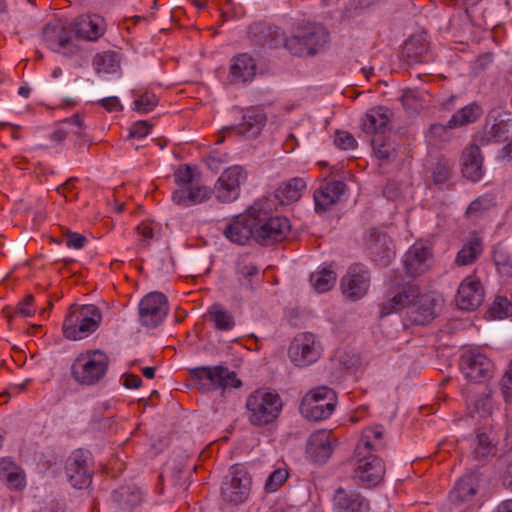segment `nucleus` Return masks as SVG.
<instances>
[{"label": "nucleus", "instance_id": "f257e3e1", "mask_svg": "<svg viewBox=\"0 0 512 512\" xmlns=\"http://www.w3.org/2000/svg\"><path fill=\"white\" fill-rule=\"evenodd\" d=\"M245 407L249 423L262 427L274 422L279 417L283 402L275 391L258 389L247 397Z\"/></svg>", "mask_w": 512, "mask_h": 512}, {"label": "nucleus", "instance_id": "f03ea898", "mask_svg": "<svg viewBox=\"0 0 512 512\" xmlns=\"http://www.w3.org/2000/svg\"><path fill=\"white\" fill-rule=\"evenodd\" d=\"M328 38V31L322 25L307 23L297 27L292 35L285 39L284 46L295 56H314L324 49Z\"/></svg>", "mask_w": 512, "mask_h": 512}, {"label": "nucleus", "instance_id": "7ed1b4c3", "mask_svg": "<svg viewBox=\"0 0 512 512\" xmlns=\"http://www.w3.org/2000/svg\"><path fill=\"white\" fill-rule=\"evenodd\" d=\"M101 319V312L95 305H73L63 322V334L69 340L84 339L96 331Z\"/></svg>", "mask_w": 512, "mask_h": 512}, {"label": "nucleus", "instance_id": "20e7f679", "mask_svg": "<svg viewBox=\"0 0 512 512\" xmlns=\"http://www.w3.org/2000/svg\"><path fill=\"white\" fill-rule=\"evenodd\" d=\"M109 357L100 350L80 354L73 362L71 373L74 380L86 386L99 383L106 375Z\"/></svg>", "mask_w": 512, "mask_h": 512}, {"label": "nucleus", "instance_id": "39448f33", "mask_svg": "<svg viewBox=\"0 0 512 512\" xmlns=\"http://www.w3.org/2000/svg\"><path fill=\"white\" fill-rule=\"evenodd\" d=\"M336 404L337 395L334 390L320 386L305 394L300 404V412L308 420L321 421L333 414Z\"/></svg>", "mask_w": 512, "mask_h": 512}, {"label": "nucleus", "instance_id": "423d86ee", "mask_svg": "<svg viewBox=\"0 0 512 512\" xmlns=\"http://www.w3.org/2000/svg\"><path fill=\"white\" fill-rule=\"evenodd\" d=\"M252 478L243 464H235L229 469L221 486L222 500L230 505L245 503L251 492Z\"/></svg>", "mask_w": 512, "mask_h": 512}, {"label": "nucleus", "instance_id": "0eeeda50", "mask_svg": "<svg viewBox=\"0 0 512 512\" xmlns=\"http://www.w3.org/2000/svg\"><path fill=\"white\" fill-rule=\"evenodd\" d=\"M191 375L200 390L208 392L216 389L239 388L242 385L234 371L225 366H202L191 370Z\"/></svg>", "mask_w": 512, "mask_h": 512}, {"label": "nucleus", "instance_id": "6e6552de", "mask_svg": "<svg viewBox=\"0 0 512 512\" xmlns=\"http://www.w3.org/2000/svg\"><path fill=\"white\" fill-rule=\"evenodd\" d=\"M322 354V345L316 335L310 332L298 333L288 348V357L297 367L315 363Z\"/></svg>", "mask_w": 512, "mask_h": 512}, {"label": "nucleus", "instance_id": "1a4fd4ad", "mask_svg": "<svg viewBox=\"0 0 512 512\" xmlns=\"http://www.w3.org/2000/svg\"><path fill=\"white\" fill-rule=\"evenodd\" d=\"M259 211L260 203H255L246 213L232 218L223 229L225 238L237 245H245L252 238L255 240V227H257L255 213Z\"/></svg>", "mask_w": 512, "mask_h": 512}, {"label": "nucleus", "instance_id": "9d476101", "mask_svg": "<svg viewBox=\"0 0 512 512\" xmlns=\"http://www.w3.org/2000/svg\"><path fill=\"white\" fill-rule=\"evenodd\" d=\"M257 227H255V241L263 246L272 245L284 240L290 231V223L286 217H270L260 211L255 213Z\"/></svg>", "mask_w": 512, "mask_h": 512}, {"label": "nucleus", "instance_id": "9b49d317", "mask_svg": "<svg viewBox=\"0 0 512 512\" xmlns=\"http://www.w3.org/2000/svg\"><path fill=\"white\" fill-rule=\"evenodd\" d=\"M247 180V174L239 165L224 170L217 179L213 193L221 203H231L238 199L241 185Z\"/></svg>", "mask_w": 512, "mask_h": 512}, {"label": "nucleus", "instance_id": "f8f14e48", "mask_svg": "<svg viewBox=\"0 0 512 512\" xmlns=\"http://www.w3.org/2000/svg\"><path fill=\"white\" fill-rule=\"evenodd\" d=\"M138 310L141 324L155 328L164 321L169 312L168 300L161 292H151L141 299Z\"/></svg>", "mask_w": 512, "mask_h": 512}, {"label": "nucleus", "instance_id": "ddd939ff", "mask_svg": "<svg viewBox=\"0 0 512 512\" xmlns=\"http://www.w3.org/2000/svg\"><path fill=\"white\" fill-rule=\"evenodd\" d=\"M370 279L367 267L362 264L351 265L340 281L343 296L353 302L360 300L368 293Z\"/></svg>", "mask_w": 512, "mask_h": 512}, {"label": "nucleus", "instance_id": "4468645a", "mask_svg": "<svg viewBox=\"0 0 512 512\" xmlns=\"http://www.w3.org/2000/svg\"><path fill=\"white\" fill-rule=\"evenodd\" d=\"M65 473L74 488H87L92 481L89 453L81 449L75 450L66 461Z\"/></svg>", "mask_w": 512, "mask_h": 512}, {"label": "nucleus", "instance_id": "2eb2a0df", "mask_svg": "<svg viewBox=\"0 0 512 512\" xmlns=\"http://www.w3.org/2000/svg\"><path fill=\"white\" fill-rule=\"evenodd\" d=\"M386 472L383 460L375 455L357 457L354 480L365 488L379 485Z\"/></svg>", "mask_w": 512, "mask_h": 512}, {"label": "nucleus", "instance_id": "dca6fc26", "mask_svg": "<svg viewBox=\"0 0 512 512\" xmlns=\"http://www.w3.org/2000/svg\"><path fill=\"white\" fill-rule=\"evenodd\" d=\"M460 370L465 378L473 382H482L491 377L492 361L478 350H468L461 355Z\"/></svg>", "mask_w": 512, "mask_h": 512}, {"label": "nucleus", "instance_id": "f3484780", "mask_svg": "<svg viewBox=\"0 0 512 512\" xmlns=\"http://www.w3.org/2000/svg\"><path fill=\"white\" fill-rule=\"evenodd\" d=\"M42 38L50 50L64 56H73L80 50L73 40L71 31L60 24L46 25L43 29Z\"/></svg>", "mask_w": 512, "mask_h": 512}, {"label": "nucleus", "instance_id": "a211bd4d", "mask_svg": "<svg viewBox=\"0 0 512 512\" xmlns=\"http://www.w3.org/2000/svg\"><path fill=\"white\" fill-rule=\"evenodd\" d=\"M433 257L432 248L425 242H415L404 255L406 273L412 277L425 273L431 265Z\"/></svg>", "mask_w": 512, "mask_h": 512}, {"label": "nucleus", "instance_id": "6ab92c4d", "mask_svg": "<svg viewBox=\"0 0 512 512\" xmlns=\"http://www.w3.org/2000/svg\"><path fill=\"white\" fill-rule=\"evenodd\" d=\"M484 300V290L478 279L473 276L466 277L459 285L455 302L466 311L477 309Z\"/></svg>", "mask_w": 512, "mask_h": 512}, {"label": "nucleus", "instance_id": "aec40b11", "mask_svg": "<svg viewBox=\"0 0 512 512\" xmlns=\"http://www.w3.org/2000/svg\"><path fill=\"white\" fill-rule=\"evenodd\" d=\"M267 122V116L260 107H249L243 111L242 121L234 127H225L224 131L235 130L247 139L257 138Z\"/></svg>", "mask_w": 512, "mask_h": 512}, {"label": "nucleus", "instance_id": "412c9836", "mask_svg": "<svg viewBox=\"0 0 512 512\" xmlns=\"http://www.w3.org/2000/svg\"><path fill=\"white\" fill-rule=\"evenodd\" d=\"M333 443L334 439L330 431H316L308 440L307 455L316 463H325L332 455Z\"/></svg>", "mask_w": 512, "mask_h": 512}, {"label": "nucleus", "instance_id": "4be33fe9", "mask_svg": "<svg viewBox=\"0 0 512 512\" xmlns=\"http://www.w3.org/2000/svg\"><path fill=\"white\" fill-rule=\"evenodd\" d=\"M76 34L88 41H96L106 31V22L98 14H86L77 17L73 22Z\"/></svg>", "mask_w": 512, "mask_h": 512}, {"label": "nucleus", "instance_id": "5701e85b", "mask_svg": "<svg viewBox=\"0 0 512 512\" xmlns=\"http://www.w3.org/2000/svg\"><path fill=\"white\" fill-rule=\"evenodd\" d=\"M333 504L337 512H369V501L356 491H347L338 488L333 497Z\"/></svg>", "mask_w": 512, "mask_h": 512}, {"label": "nucleus", "instance_id": "b1692460", "mask_svg": "<svg viewBox=\"0 0 512 512\" xmlns=\"http://www.w3.org/2000/svg\"><path fill=\"white\" fill-rule=\"evenodd\" d=\"M346 185L341 181H331L322 184L314 192L316 211H326L340 199Z\"/></svg>", "mask_w": 512, "mask_h": 512}, {"label": "nucleus", "instance_id": "393cba45", "mask_svg": "<svg viewBox=\"0 0 512 512\" xmlns=\"http://www.w3.org/2000/svg\"><path fill=\"white\" fill-rule=\"evenodd\" d=\"M211 196V190L198 183L182 189H176L172 194V200L175 204L190 207L207 201Z\"/></svg>", "mask_w": 512, "mask_h": 512}, {"label": "nucleus", "instance_id": "a878e982", "mask_svg": "<svg viewBox=\"0 0 512 512\" xmlns=\"http://www.w3.org/2000/svg\"><path fill=\"white\" fill-rule=\"evenodd\" d=\"M411 318L417 325H425L434 319L436 315L435 306L436 300L430 294L417 295L410 304Z\"/></svg>", "mask_w": 512, "mask_h": 512}, {"label": "nucleus", "instance_id": "bb28decb", "mask_svg": "<svg viewBox=\"0 0 512 512\" xmlns=\"http://www.w3.org/2000/svg\"><path fill=\"white\" fill-rule=\"evenodd\" d=\"M390 122L389 109L378 106L367 111L362 119V130L366 134L383 136Z\"/></svg>", "mask_w": 512, "mask_h": 512}, {"label": "nucleus", "instance_id": "cd10ccee", "mask_svg": "<svg viewBox=\"0 0 512 512\" xmlns=\"http://www.w3.org/2000/svg\"><path fill=\"white\" fill-rule=\"evenodd\" d=\"M462 173L472 182L482 179L484 175L483 158L477 145H471L463 152Z\"/></svg>", "mask_w": 512, "mask_h": 512}, {"label": "nucleus", "instance_id": "c85d7f7f", "mask_svg": "<svg viewBox=\"0 0 512 512\" xmlns=\"http://www.w3.org/2000/svg\"><path fill=\"white\" fill-rule=\"evenodd\" d=\"M383 427L376 425L363 430L359 443L356 446V457L373 455L372 451L382 445Z\"/></svg>", "mask_w": 512, "mask_h": 512}, {"label": "nucleus", "instance_id": "c756f323", "mask_svg": "<svg viewBox=\"0 0 512 512\" xmlns=\"http://www.w3.org/2000/svg\"><path fill=\"white\" fill-rule=\"evenodd\" d=\"M255 68V63L248 54L243 53L234 57L230 65L231 81L235 83L250 81L255 74Z\"/></svg>", "mask_w": 512, "mask_h": 512}, {"label": "nucleus", "instance_id": "7c9ffc66", "mask_svg": "<svg viewBox=\"0 0 512 512\" xmlns=\"http://www.w3.org/2000/svg\"><path fill=\"white\" fill-rule=\"evenodd\" d=\"M305 189L304 179L295 177L279 185L275 191V197L281 204L289 205L298 201Z\"/></svg>", "mask_w": 512, "mask_h": 512}, {"label": "nucleus", "instance_id": "2f4dec72", "mask_svg": "<svg viewBox=\"0 0 512 512\" xmlns=\"http://www.w3.org/2000/svg\"><path fill=\"white\" fill-rule=\"evenodd\" d=\"M417 295V287L407 286L401 292L395 294L381 304V317L388 316L400 309L410 306Z\"/></svg>", "mask_w": 512, "mask_h": 512}, {"label": "nucleus", "instance_id": "473e14b6", "mask_svg": "<svg viewBox=\"0 0 512 512\" xmlns=\"http://www.w3.org/2000/svg\"><path fill=\"white\" fill-rule=\"evenodd\" d=\"M512 132V122L500 120L492 125H486L484 131L478 136L481 145L500 143L506 141Z\"/></svg>", "mask_w": 512, "mask_h": 512}, {"label": "nucleus", "instance_id": "72a5a7b5", "mask_svg": "<svg viewBox=\"0 0 512 512\" xmlns=\"http://www.w3.org/2000/svg\"><path fill=\"white\" fill-rule=\"evenodd\" d=\"M2 478L11 490L21 491L26 487L24 470L8 458H2Z\"/></svg>", "mask_w": 512, "mask_h": 512}, {"label": "nucleus", "instance_id": "f704fd0d", "mask_svg": "<svg viewBox=\"0 0 512 512\" xmlns=\"http://www.w3.org/2000/svg\"><path fill=\"white\" fill-rule=\"evenodd\" d=\"M83 132L84 128L81 118L78 115H74L63 121L62 124L51 133L50 138L56 143H61L70 137L81 139L83 137Z\"/></svg>", "mask_w": 512, "mask_h": 512}, {"label": "nucleus", "instance_id": "c9c22d12", "mask_svg": "<svg viewBox=\"0 0 512 512\" xmlns=\"http://www.w3.org/2000/svg\"><path fill=\"white\" fill-rule=\"evenodd\" d=\"M483 251L481 239L473 237L468 239L457 253L455 263L458 266L470 265L477 260Z\"/></svg>", "mask_w": 512, "mask_h": 512}, {"label": "nucleus", "instance_id": "e433bc0d", "mask_svg": "<svg viewBox=\"0 0 512 512\" xmlns=\"http://www.w3.org/2000/svg\"><path fill=\"white\" fill-rule=\"evenodd\" d=\"M482 114V109L476 103H470L455 112L448 122L450 129L475 122Z\"/></svg>", "mask_w": 512, "mask_h": 512}, {"label": "nucleus", "instance_id": "4c0bfd02", "mask_svg": "<svg viewBox=\"0 0 512 512\" xmlns=\"http://www.w3.org/2000/svg\"><path fill=\"white\" fill-rule=\"evenodd\" d=\"M337 275L331 266L313 272L310 275V283L318 293H324L333 288Z\"/></svg>", "mask_w": 512, "mask_h": 512}, {"label": "nucleus", "instance_id": "58836bf2", "mask_svg": "<svg viewBox=\"0 0 512 512\" xmlns=\"http://www.w3.org/2000/svg\"><path fill=\"white\" fill-rule=\"evenodd\" d=\"M428 45L422 38H410L403 47V56L409 63H421L426 60Z\"/></svg>", "mask_w": 512, "mask_h": 512}, {"label": "nucleus", "instance_id": "ea45409f", "mask_svg": "<svg viewBox=\"0 0 512 512\" xmlns=\"http://www.w3.org/2000/svg\"><path fill=\"white\" fill-rule=\"evenodd\" d=\"M259 269L246 256L240 257L236 264V274L241 286L254 288V278L258 276Z\"/></svg>", "mask_w": 512, "mask_h": 512}, {"label": "nucleus", "instance_id": "a19ab883", "mask_svg": "<svg viewBox=\"0 0 512 512\" xmlns=\"http://www.w3.org/2000/svg\"><path fill=\"white\" fill-rule=\"evenodd\" d=\"M476 493L474 479L472 476H464L460 478L453 490L450 492V500L454 503H462L469 500Z\"/></svg>", "mask_w": 512, "mask_h": 512}, {"label": "nucleus", "instance_id": "79ce46f5", "mask_svg": "<svg viewBox=\"0 0 512 512\" xmlns=\"http://www.w3.org/2000/svg\"><path fill=\"white\" fill-rule=\"evenodd\" d=\"M208 316L217 330L228 331L235 326L234 317L221 305H212L208 310Z\"/></svg>", "mask_w": 512, "mask_h": 512}, {"label": "nucleus", "instance_id": "37998d69", "mask_svg": "<svg viewBox=\"0 0 512 512\" xmlns=\"http://www.w3.org/2000/svg\"><path fill=\"white\" fill-rule=\"evenodd\" d=\"M120 65V57L116 52L105 51L93 58V66L97 73H114Z\"/></svg>", "mask_w": 512, "mask_h": 512}, {"label": "nucleus", "instance_id": "c03bdc74", "mask_svg": "<svg viewBox=\"0 0 512 512\" xmlns=\"http://www.w3.org/2000/svg\"><path fill=\"white\" fill-rule=\"evenodd\" d=\"M134 96V109L140 113H149L151 112L158 104L157 96L146 90V89H138L133 91Z\"/></svg>", "mask_w": 512, "mask_h": 512}, {"label": "nucleus", "instance_id": "a18cd8bd", "mask_svg": "<svg viewBox=\"0 0 512 512\" xmlns=\"http://www.w3.org/2000/svg\"><path fill=\"white\" fill-rule=\"evenodd\" d=\"M371 145L375 157L381 161H390L396 157L394 144L384 136H374Z\"/></svg>", "mask_w": 512, "mask_h": 512}, {"label": "nucleus", "instance_id": "49530a36", "mask_svg": "<svg viewBox=\"0 0 512 512\" xmlns=\"http://www.w3.org/2000/svg\"><path fill=\"white\" fill-rule=\"evenodd\" d=\"M493 261L501 275L512 277V257L502 244H497L494 247Z\"/></svg>", "mask_w": 512, "mask_h": 512}, {"label": "nucleus", "instance_id": "de8ad7c7", "mask_svg": "<svg viewBox=\"0 0 512 512\" xmlns=\"http://www.w3.org/2000/svg\"><path fill=\"white\" fill-rule=\"evenodd\" d=\"M174 181L178 186L177 189L190 187L200 181V174L191 166H180L174 173Z\"/></svg>", "mask_w": 512, "mask_h": 512}, {"label": "nucleus", "instance_id": "09e8293b", "mask_svg": "<svg viewBox=\"0 0 512 512\" xmlns=\"http://www.w3.org/2000/svg\"><path fill=\"white\" fill-rule=\"evenodd\" d=\"M114 500L122 508L132 507L137 505L141 500L139 491L132 490L129 487H121L113 493Z\"/></svg>", "mask_w": 512, "mask_h": 512}, {"label": "nucleus", "instance_id": "8fccbe9b", "mask_svg": "<svg viewBox=\"0 0 512 512\" xmlns=\"http://www.w3.org/2000/svg\"><path fill=\"white\" fill-rule=\"evenodd\" d=\"M494 446L486 433H479L473 441V453L476 458H486L493 454Z\"/></svg>", "mask_w": 512, "mask_h": 512}, {"label": "nucleus", "instance_id": "3c124183", "mask_svg": "<svg viewBox=\"0 0 512 512\" xmlns=\"http://www.w3.org/2000/svg\"><path fill=\"white\" fill-rule=\"evenodd\" d=\"M34 297L32 295H27L22 302H19L17 308L14 311V314L8 307H4L2 309V313L5 317L10 321L14 315L20 314L23 317H29L35 312V308L33 305Z\"/></svg>", "mask_w": 512, "mask_h": 512}, {"label": "nucleus", "instance_id": "603ef678", "mask_svg": "<svg viewBox=\"0 0 512 512\" xmlns=\"http://www.w3.org/2000/svg\"><path fill=\"white\" fill-rule=\"evenodd\" d=\"M490 313L498 319L508 317L512 315V302L506 297L497 296L490 307Z\"/></svg>", "mask_w": 512, "mask_h": 512}, {"label": "nucleus", "instance_id": "864d4df0", "mask_svg": "<svg viewBox=\"0 0 512 512\" xmlns=\"http://www.w3.org/2000/svg\"><path fill=\"white\" fill-rule=\"evenodd\" d=\"M288 471L286 469H276L274 470L266 480L265 490L266 492H275L277 491L288 479Z\"/></svg>", "mask_w": 512, "mask_h": 512}, {"label": "nucleus", "instance_id": "5fc2aeb1", "mask_svg": "<svg viewBox=\"0 0 512 512\" xmlns=\"http://www.w3.org/2000/svg\"><path fill=\"white\" fill-rule=\"evenodd\" d=\"M335 145L342 150H351L357 146L354 136L346 131H337L334 139Z\"/></svg>", "mask_w": 512, "mask_h": 512}, {"label": "nucleus", "instance_id": "6e6d98bb", "mask_svg": "<svg viewBox=\"0 0 512 512\" xmlns=\"http://www.w3.org/2000/svg\"><path fill=\"white\" fill-rule=\"evenodd\" d=\"M136 232L139 236V242L142 246L150 245L151 240L154 238V230L150 223L142 222L136 227Z\"/></svg>", "mask_w": 512, "mask_h": 512}, {"label": "nucleus", "instance_id": "4d7b16f0", "mask_svg": "<svg viewBox=\"0 0 512 512\" xmlns=\"http://www.w3.org/2000/svg\"><path fill=\"white\" fill-rule=\"evenodd\" d=\"M448 129H450L449 126H444L442 124H432L426 137L429 142L433 141L434 144H437V138H439L441 141H446L448 138Z\"/></svg>", "mask_w": 512, "mask_h": 512}, {"label": "nucleus", "instance_id": "13d9d810", "mask_svg": "<svg viewBox=\"0 0 512 512\" xmlns=\"http://www.w3.org/2000/svg\"><path fill=\"white\" fill-rule=\"evenodd\" d=\"M228 161V155L226 153H220L219 151H211L206 159V163L211 170H219L221 164Z\"/></svg>", "mask_w": 512, "mask_h": 512}, {"label": "nucleus", "instance_id": "bf43d9fd", "mask_svg": "<svg viewBox=\"0 0 512 512\" xmlns=\"http://www.w3.org/2000/svg\"><path fill=\"white\" fill-rule=\"evenodd\" d=\"M151 125L147 121H137L130 128V137L143 138L149 134Z\"/></svg>", "mask_w": 512, "mask_h": 512}, {"label": "nucleus", "instance_id": "052dcab7", "mask_svg": "<svg viewBox=\"0 0 512 512\" xmlns=\"http://www.w3.org/2000/svg\"><path fill=\"white\" fill-rule=\"evenodd\" d=\"M76 178H70L65 183L57 187V192L65 197L66 200L72 201L76 197L74 193Z\"/></svg>", "mask_w": 512, "mask_h": 512}, {"label": "nucleus", "instance_id": "680f3d73", "mask_svg": "<svg viewBox=\"0 0 512 512\" xmlns=\"http://www.w3.org/2000/svg\"><path fill=\"white\" fill-rule=\"evenodd\" d=\"M491 205V199L486 197H479L468 206L466 213L469 215L476 214L482 210H486Z\"/></svg>", "mask_w": 512, "mask_h": 512}, {"label": "nucleus", "instance_id": "e2e57ef3", "mask_svg": "<svg viewBox=\"0 0 512 512\" xmlns=\"http://www.w3.org/2000/svg\"><path fill=\"white\" fill-rule=\"evenodd\" d=\"M65 242L69 248L81 249L84 247L87 239L78 233L68 232L65 235Z\"/></svg>", "mask_w": 512, "mask_h": 512}, {"label": "nucleus", "instance_id": "0e129e2a", "mask_svg": "<svg viewBox=\"0 0 512 512\" xmlns=\"http://www.w3.org/2000/svg\"><path fill=\"white\" fill-rule=\"evenodd\" d=\"M501 391L506 402H512V376L505 373L500 382Z\"/></svg>", "mask_w": 512, "mask_h": 512}, {"label": "nucleus", "instance_id": "69168bd1", "mask_svg": "<svg viewBox=\"0 0 512 512\" xmlns=\"http://www.w3.org/2000/svg\"><path fill=\"white\" fill-rule=\"evenodd\" d=\"M99 104L104 107L108 112L117 111L121 108L120 101L117 97H107L99 101Z\"/></svg>", "mask_w": 512, "mask_h": 512}, {"label": "nucleus", "instance_id": "338daca9", "mask_svg": "<svg viewBox=\"0 0 512 512\" xmlns=\"http://www.w3.org/2000/svg\"><path fill=\"white\" fill-rule=\"evenodd\" d=\"M122 378L123 385L128 389H137L142 384L141 378L136 374H124Z\"/></svg>", "mask_w": 512, "mask_h": 512}, {"label": "nucleus", "instance_id": "774afa93", "mask_svg": "<svg viewBox=\"0 0 512 512\" xmlns=\"http://www.w3.org/2000/svg\"><path fill=\"white\" fill-rule=\"evenodd\" d=\"M450 176V170L445 165H438L435 172L434 177L436 182H443L448 179Z\"/></svg>", "mask_w": 512, "mask_h": 512}]
</instances>
